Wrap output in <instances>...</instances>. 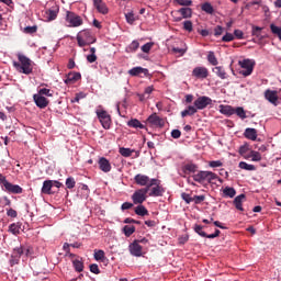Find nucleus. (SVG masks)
Returning a JSON list of instances; mask_svg holds the SVG:
<instances>
[{
    "instance_id": "obj_1",
    "label": "nucleus",
    "mask_w": 281,
    "mask_h": 281,
    "mask_svg": "<svg viewBox=\"0 0 281 281\" xmlns=\"http://www.w3.org/2000/svg\"><path fill=\"white\" fill-rule=\"evenodd\" d=\"M192 179L203 187H206L209 184H213L214 180L218 179V176L213 171L200 170L192 176Z\"/></svg>"
},
{
    "instance_id": "obj_2",
    "label": "nucleus",
    "mask_w": 281,
    "mask_h": 281,
    "mask_svg": "<svg viewBox=\"0 0 281 281\" xmlns=\"http://www.w3.org/2000/svg\"><path fill=\"white\" fill-rule=\"evenodd\" d=\"M19 63L13 61V67L20 74L30 75L33 74V61L25 55L19 54L18 55Z\"/></svg>"
},
{
    "instance_id": "obj_3",
    "label": "nucleus",
    "mask_w": 281,
    "mask_h": 281,
    "mask_svg": "<svg viewBox=\"0 0 281 281\" xmlns=\"http://www.w3.org/2000/svg\"><path fill=\"white\" fill-rule=\"evenodd\" d=\"M95 37L92 35L91 31H88V29H85L83 31H80L77 34V42L80 47L89 46L93 43H95Z\"/></svg>"
},
{
    "instance_id": "obj_4",
    "label": "nucleus",
    "mask_w": 281,
    "mask_h": 281,
    "mask_svg": "<svg viewBox=\"0 0 281 281\" xmlns=\"http://www.w3.org/2000/svg\"><path fill=\"white\" fill-rule=\"evenodd\" d=\"M134 181L139 187L150 188L158 184V179H150L148 176L143 173H137Z\"/></svg>"
},
{
    "instance_id": "obj_5",
    "label": "nucleus",
    "mask_w": 281,
    "mask_h": 281,
    "mask_svg": "<svg viewBox=\"0 0 281 281\" xmlns=\"http://www.w3.org/2000/svg\"><path fill=\"white\" fill-rule=\"evenodd\" d=\"M65 21L68 23V27H79L83 25L82 16L74 13V11H66Z\"/></svg>"
},
{
    "instance_id": "obj_6",
    "label": "nucleus",
    "mask_w": 281,
    "mask_h": 281,
    "mask_svg": "<svg viewBox=\"0 0 281 281\" xmlns=\"http://www.w3.org/2000/svg\"><path fill=\"white\" fill-rule=\"evenodd\" d=\"M148 192H149V187L137 189L132 195L133 203L135 205L137 204L142 205L146 201Z\"/></svg>"
},
{
    "instance_id": "obj_7",
    "label": "nucleus",
    "mask_w": 281,
    "mask_h": 281,
    "mask_svg": "<svg viewBox=\"0 0 281 281\" xmlns=\"http://www.w3.org/2000/svg\"><path fill=\"white\" fill-rule=\"evenodd\" d=\"M97 116L104 130H110L112 125L111 115L105 110L97 111Z\"/></svg>"
},
{
    "instance_id": "obj_8",
    "label": "nucleus",
    "mask_w": 281,
    "mask_h": 281,
    "mask_svg": "<svg viewBox=\"0 0 281 281\" xmlns=\"http://www.w3.org/2000/svg\"><path fill=\"white\" fill-rule=\"evenodd\" d=\"M148 126L155 127V128H161L165 126V120L160 116H158L157 113L151 114L148 116L147 121H145Z\"/></svg>"
},
{
    "instance_id": "obj_9",
    "label": "nucleus",
    "mask_w": 281,
    "mask_h": 281,
    "mask_svg": "<svg viewBox=\"0 0 281 281\" xmlns=\"http://www.w3.org/2000/svg\"><path fill=\"white\" fill-rule=\"evenodd\" d=\"M240 67L243 70H240V74L245 77L250 76L254 72V68L256 63L251 59H245L243 61H239Z\"/></svg>"
},
{
    "instance_id": "obj_10",
    "label": "nucleus",
    "mask_w": 281,
    "mask_h": 281,
    "mask_svg": "<svg viewBox=\"0 0 281 281\" xmlns=\"http://www.w3.org/2000/svg\"><path fill=\"white\" fill-rule=\"evenodd\" d=\"M191 76L195 79L204 80L209 77V69L204 66H196L193 68Z\"/></svg>"
},
{
    "instance_id": "obj_11",
    "label": "nucleus",
    "mask_w": 281,
    "mask_h": 281,
    "mask_svg": "<svg viewBox=\"0 0 281 281\" xmlns=\"http://www.w3.org/2000/svg\"><path fill=\"white\" fill-rule=\"evenodd\" d=\"M212 104H213V99H210L209 97H199L193 102V105L195 106L196 110H204Z\"/></svg>"
},
{
    "instance_id": "obj_12",
    "label": "nucleus",
    "mask_w": 281,
    "mask_h": 281,
    "mask_svg": "<svg viewBox=\"0 0 281 281\" xmlns=\"http://www.w3.org/2000/svg\"><path fill=\"white\" fill-rule=\"evenodd\" d=\"M13 255L18 256L19 258L22 255H25L26 257H30L33 255V248L31 246H21L13 249Z\"/></svg>"
},
{
    "instance_id": "obj_13",
    "label": "nucleus",
    "mask_w": 281,
    "mask_h": 281,
    "mask_svg": "<svg viewBox=\"0 0 281 281\" xmlns=\"http://www.w3.org/2000/svg\"><path fill=\"white\" fill-rule=\"evenodd\" d=\"M33 101L36 103L38 109H47L49 100L41 94H33Z\"/></svg>"
},
{
    "instance_id": "obj_14",
    "label": "nucleus",
    "mask_w": 281,
    "mask_h": 281,
    "mask_svg": "<svg viewBox=\"0 0 281 281\" xmlns=\"http://www.w3.org/2000/svg\"><path fill=\"white\" fill-rule=\"evenodd\" d=\"M130 251H131L132 256H134V257H142L143 256V246L139 245V240H134L130 245Z\"/></svg>"
},
{
    "instance_id": "obj_15",
    "label": "nucleus",
    "mask_w": 281,
    "mask_h": 281,
    "mask_svg": "<svg viewBox=\"0 0 281 281\" xmlns=\"http://www.w3.org/2000/svg\"><path fill=\"white\" fill-rule=\"evenodd\" d=\"M93 5L99 13L103 15H106L109 13V8L103 0H93Z\"/></svg>"
},
{
    "instance_id": "obj_16",
    "label": "nucleus",
    "mask_w": 281,
    "mask_h": 281,
    "mask_svg": "<svg viewBox=\"0 0 281 281\" xmlns=\"http://www.w3.org/2000/svg\"><path fill=\"white\" fill-rule=\"evenodd\" d=\"M3 188L11 194H22L23 192V189L20 186L12 184L11 182H5Z\"/></svg>"
},
{
    "instance_id": "obj_17",
    "label": "nucleus",
    "mask_w": 281,
    "mask_h": 281,
    "mask_svg": "<svg viewBox=\"0 0 281 281\" xmlns=\"http://www.w3.org/2000/svg\"><path fill=\"white\" fill-rule=\"evenodd\" d=\"M99 169L104 173H109L111 171V164L105 157H101L99 159Z\"/></svg>"
},
{
    "instance_id": "obj_18",
    "label": "nucleus",
    "mask_w": 281,
    "mask_h": 281,
    "mask_svg": "<svg viewBox=\"0 0 281 281\" xmlns=\"http://www.w3.org/2000/svg\"><path fill=\"white\" fill-rule=\"evenodd\" d=\"M81 78H82V75L80 72H68V75L66 76V79H65V83L74 85Z\"/></svg>"
},
{
    "instance_id": "obj_19",
    "label": "nucleus",
    "mask_w": 281,
    "mask_h": 281,
    "mask_svg": "<svg viewBox=\"0 0 281 281\" xmlns=\"http://www.w3.org/2000/svg\"><path fill=\"white\" fill-rule=\"evenodd\" d=\"M128 74L133 77H137V76H140L142 74L144 76H147L149 74V71L147 68H143L142 66H136V67H133L132 69H130Z\"/></svg>"
},
{
    "instance_id": "obj_20",
    "label": "nucleus",
    "mask_w": 281,
    "mask_h": 281,
    "mask_svg": "<svg viewBox=\"0 0 281 281\" xmlns=\"http://www.w3.org/2000/svg\"><path fill=\"white\" fill-rule=\"evenodd\" d=\"M265 98L267 101H269L271 104L277 105L278 102V92L273 90H266Z\"/></svg>"
},
{
    "instance_id": "obj_21",
    "label": "nucleus",
    "mask_w": 281,
    "mask_h": 281,
    "mask_svg": "<svg viewBox=\"0 0 281 281\" xmlns=\"http://www.w3.org/2000/svg\"><path fill=\"white\" fill-rule=\"evenodd\" d=\"M149 191V196H162L165 192L164 188L160 187L159 180H157V184H155V187H151Z\"/></svg>"
},
{
    "instance_id": "obj_22",
    "label": "nucleus",
    "mask_w": 281,
    "mask_h": 281,
    "mask_svg": "<svg viewBox=\"0 0 281 281\" xmlns=\"http://www.w3.org/2000/svg\"><path fill=\"white\" fill-rule=\"evenodd\" d=\"M245 198H246L245 194H240V195L235 196V199L233 201V205L239 212H244L243 202L245 201Z\"/></svg>"
},
{
    "instance_id": "obj_23",
    "label": "nucleus",
    "mask_w": 281,
    "mask_h": 281,
    "mask_svg": "<svg viewBox=\"0 0 281 281\" xmlns=\"http://www.w3.org/2000/svg\"><path fill=\"white\" fill-rule=\"evenodd\" d=\"M54 187L53 180H46L43 182L42 194L52 195V188Z\"/></svg>"
},
{
    "instance_id": "obj_24",
    "label": "nucleus",
    "mask_w": 281,
    "mask_h": 281,
    "mask_svg": "<svg viewBox=\"0 0 281 281\" xmlns=\"http://www.w3.org/2000/svg\"><path fill=\"white\" fill-rule=\"evenodd\" d=\"M244 135H245V138L251 142H256L258 138V132L255 128H246Z\"/></svg>"
},
{
    "instance_id": "obj_25",
    "label": "nucleus",
    "mask_w": 281,
    "mask_h": 281,
    "mask_svg": "<svg viewBox=\"0 0 281 281\" xmlns=\"http://www.w3.org/2000/svg\"><path fill=\"white\" fill-rule=\"evenodd\" d=\"M220 113L232 116L235 114V109L232 105H220Z\"/></svg>"
},
{
    "instance_id": "obj_26",
    "label": "nucleus",
    "mask_w": 281,
    "mask_h": 281,
    "mask_svg": "<svg viewBox=\"0 0 281 281\" xmlns=\"http://www.w3.org/2000/svg\"><path fill=\"white\" fill-rule=\"evenodd\" d=\"M57 14H58L57 8H53L45 11L46 21H55L57 19Z\"/></svg>"
},
{
    "instance_id": "obj_27",
    "label": "nucleus",
    "mask_w": 281,
    "mask_h": 281,
    "mask_svg": "<svg viewBox=\"0 0 281 281\" xmlns=\"http://www.w3.org/2000/svg\"><path fill=\"white\" fill-rule=\"evenodd\" d=\"M198 169L199 167L192 162L187 164L182 167V171H184V175L195 173Z\"/></svg>"
},
{
    "instance_id": "obj_28",
    "label": "nucleus",
    "mask_w": 281,
    "mask_h": 281,
    "mask_svg": "<svg viewBox=\"0 0 281 281\" xmlns=\"http://www.w3.org/2000/svg\"><path fill=\"white\" fill-rule=\"evenodd\" d=\"M198 113V108L195 105H189L184 111L181 112L182 117L192 116Z\"/></svg>"
},
{
    "instance_id": "obj_29",
    "label": "nucleus",
    "mask_w": 281,
    "mask_h": 281,
    "mask_svg": "<svg viewBox=\"0 0 281 281\" xmlns=\"http://www.w3.org/2000/svg\"><path fill=\"white\" fill-rule=\"evenodd\" d=\"M212 71L220 77V79L225 80L227 78L225 69L223 68V66H215Z\"/></svg>"
},
{
    "instance_id": "obj_30",
    "label": "nucleus",
    "mask_w": 281,
    "mask_h": 281,
    "mask_svg": "<svg viewBox=\"0 0 281 281\" xmlns=\"http://www.w3.org/2000/svg\"><path fill=\"white\" fill-rule=\"evenodd\" d=\"M246 160L251 159V161H261L262 157L259 151L250 150L248 156H245Z\"/></svg>"
},
{
    "instance_id": "obj_31",
    "label": "nucleus",
    "mask_w": 281,
    "mask_h": 281,
    "mask_svg": "<svg viewBox=\"0 0 281 281\" xmlns=\"http://www.w3.org/2000/svg\"><path fill=\"white\" fill-rule=\"evenodd\" d=\"M127 126L134 127V128H140L144 130L146 126L137 119H132L127 122Z\"/></svg>"
},
{
    "instance_id": "obj_32",
    "label": "nucleus",
    "mask_w": 281,
    "mask_h": 281,
    "mask_svg": "<svg viewBox=\"0 0 281 281\" xmlns=\"http://www.w3.org/2000/svg\"><path fill=\"white\" fill-rule=\"evenodd\" d=\"M135 214H137L138 216H146L149 213L145 205L139 204L135 207Z\"/></svg>"
},
{
    "instance_id": "obj_33",
    "label": "nucleus",
    "mask_w": 281,
    "mask_h": 281,
    "mask_svg": "<svg viewBox=\"0 0 281 281\" xmlns=\"http://www.w3.org/2000/svg\"><path fill=\"white\" fill-rule=\"evenodd\" d=\"M262 27L252 26L251 36L257 37L259 41H262L263 36L261 35Z\"/></svg>"
},
{
    "instance_id": "obj_34",
    "label": "nucleus",
    "mask_w": 281,
    "mask_h": 281,
    "mask_svg": "<svg viewBox=\"0 0 281 281\" xmlns=\"http://www.w3.org/2000/svg\"><path fill=\"white\" fill-rule=\"evenodd\" d=\"M224 196L234 198L236 196V190L234 187H225L223 190Z\"/></svg>"
},
{
    "instance_id": "obj_35",
    "label": "nucleus",
    "mask_w": 281,
    "mask_h": 281,
    "mask_svg": "<svg viewBox=\"0 0 281 281\" xmlns=\"http://www.w3.org/2000/svg\"><path fill=\"white\" fill-rule=\"evenodd\" d=\"M94 259L95 261H101V262H104L105 260V251L102 250V249H99V250H94Z\"/></svg>"
},
{
    "instance_id": "obj_36",
    "label": "nucleus",
    "mask_w": 281,
    "mask_h": 281,
    "mask_svg": "<svg viewBox=\"0 0 281 281\" xmlns=\"http://www.w3.org/2000/svg\"><path fill=\"white\" fill-rule=\"evenodd\" d=\"M178 12L182 15V19H190L192 16V10L190 8L179 9Z\"/></svg>"
},
{
    "instance_id": "obj_37",
    "label": "nucleus",
    "mask_w": 281,
    "mask_h": 281,
    "mask_svg": "<svg viewBox=\"0 0 281 281\" xmlns=\"http://www.w3.org/2000/svg\"><path fill=\"white\" fill-rule=\"evenodd\" d=\"M72 262H74V267H75L77 272H83L85 263H83L82 260L75 259Z\"/></svg>"
},
{
    "instance_id": "obj_38",
    "label": "nucleus",
    "mask_w": 281,
    "mask_h": 281,
    "mask_svg": "<svg viewBox=\"0 0 281 281\" xmlns=\"http://www.w3.org/2000/svg\"><path fill=\"white\" fill-rule=\"evenodd\" d=\"M119 153L122 157L124 158H130L132 156V154L134 153V150L130 149V148H125V147H121L119 149Z\"/></svg>"
},
{
    "instance_id": "obj_39",
    "label": "nucleus",
    "mask_w": 281,
    "mask_h": 281,
    "mask_svg": "<svg viewBox=\"0 0 281 281\" xmlns=\"http://www.w3.org/2000/svg\"><path fill=\"white\" fill-rule=\"evenodd\" d=\"M248 151H250V145L246 143L245 145L240 146L238 153L245 159V157H248V155H247Z\"/></svg>"
},
{
    "instance_id": "obj_40",
    "label": "nucleus",
    "mask_w": 281,
    "mask_h": 281,
    "mask_svg": "<svg viewBox=\"0 0 281 281\" xmlns=\"http://www.w3.org/2000/svg\"><path fill=\"white\" fill-rule=\"evenodd\" d=\"M207 61H209L212 66H217V65H218V60H217V58H216L214 52H209Z\"/></svg>"
},
{
    "instance_id": "obj_41",
    "label": "nucleus",
    "mask_w": 281,
    "mask_h": 281,
    "mask_svg": "<svg viewBox=\"0 0 281 281\" xmlns=\"http://www.w3.org/2000/svg\"><path fill=\"white\" fill-rule=\"evenodd\" d=\"M21 226L19 223H12L9 226V232L12 233L13 235H19L20 234Z\"/></svg>"
},
{
    "instance_id": "obj_42",
    "label": "nucleus",
    "mask_w": 281,
    "mask_h": 281,
    "mask_svg": "<svg viewBox=\"0 0 281 281\" xmlns=\"http://www.w3.org/2000/svg\"><path fill=\"white\" fill-rule=\"evenodd\" d=\"M95 47H90V55H87V61L92 64L97 60V56H95Z\"/></svg>"
},
{
    "instance_id": "obj_43",
    "label": "nucleus",
    "mask_w": 281,
    "mask_h": 281,
    "mask_svg": "<svg viewBox=\"0 0 281 281\" xmlns=\"http://www.w3.org/2000/svg\"><path fill=\"white\" fill-rule=\"evenodd\" d=\"M270 31L274 36H278V38H280V41H281V27H279L274 24H270Z\"/></svg>"
},
{
    "instance_id": "obj_44",
    "label": "nucleus",
    "mask_w": 281,
    "mask_h": 281,
    "mask_svg": "<svg viewBox=\"0 0 281 281\" xmlns=\"http://www.w3.org/2000/svg\"><path fill=\"white\" fill-rule=\"evenodd\" d=\"M135 232V226H131V225H125L123 227V233L125 235V237H130L131 235H133V233Z\"/></svg>"
},
{
    "instance_id": "obj_45",
    "label": "nucleus",
    "mask_w": 281,
    "mask_h": 281,
    "mask_svg": "<svg viewBox=\"0 0 281 281\" xmlns=\"http://www.w3.org/2000/svg\"><path fill=\"white\" fill-rule=\"evenodd\" d=\"M202 10H203L204 12H206L207 14H214V7L212 5V3L205 2V3L202 5Z\"/></svg>"
},
{
    "instance_id": "obj_46",
    "label": "nucleus",
    "mask_w": 281,
    "mask_h": 281,
    "mask_svg": "<svg viewBox=\"0 0 281 281\" xmlns=\"http://www.w3.org/2000/svg\"><path fill=\"white\" fill-rule=\"evenodd\" d=\"M140 47L139 42L133 41L132 44L127 47L128 53H135Z\"/></svg>"
},
{
    "instance_id": "obj_47",
    "label": "nucleus",
    "mask_w": 281,
    "mask_h": 281,
    "mask_svg": "<svg viewBox=\"0 0 281 281\" xmlns=\"http://www.w3.org/2000/svg\"><path fill=\"white\" fill-rule=\"evenodd\" d=\"M234 114L239 116L241 120H245L247 117L246 112H245L244 108H241V106L234 109Z\"/></svg>"
},
{
    "instance_id": "obj_48",
    "label": "nucleus",
    "mask_w": 281,
    "mask_h": 281,
    "mask_svg": "<svg viewBox=\"0 0 281 281\" xmlns=\"http://www.w3.org/2000/svg\"><path fill=\"white\" fill-rule=\"evenodd\" d=\"M239 168L247 171H255L256 167L254 165L246 164L245 161H241L239 164Z\"/></svg>"
},
{
    "instance_id": "obj_49",
    "label": "nucleus",
    "mask_w": 281,
    "mask_h": 281,
    "mask_svg": "<svg viewBox=\"0 0 281 281\" xmlns=\"http://www.w3.org/2000/svg\"><path fill=\"white\" fill-rule=\"evenodd\" d=\"M137 16L134 15L133 11H130L128 13H125V20H127V23L133 24L135 21H137Z\"/></svg>"
},
{
    "instance_id": "obj_50",
    "label": "nucleus",
    "mask_w": 281,
    "mask_h": 281,
    "mask_svg": "<svg viewBox=\"0 0 281 281\" xmlns=\"http://www.w3.org/2000/svg\"><path fill=\"white\" fill-rule=\"evenodd\" d=\"M66 188L68 189V190H72L75 187H76V180H75V178H72V177H68L67 179H66Z\"/></svg>"
},
{
    "instance_id": "obj_51",
    "label": "nucleus",
    "mask_w": 281,
    "mask_h": 281,
    "mask_svg": "<svg viewBox=\"0 0 281 281\" xmlns=\"http://www.w3.org/2000/svg\"><path fill=\"white\" fill-rule=\"evenodd\" d=\"M182 30L191 33L192 30H193V25H192V22L190 20H187L182 23Z\"/></svg>"
},
{
    "instance_id": "obj_52",
    "label": "nucleus",
    "mask_w": 281,
    "mask_h": 281,
    "mask_svg": "<svg viewBox=\"0 0 281 281\" xmlns=\"http://www.w3.org/2000/svg\"><path fill=\"white\" fill-rule=\"evenodd\" d=\"M153 46H154V43H151V42H150V43H147V44L140 46V50H142L144 54H149V52L151 50Z\"/></svg>"
},
{
    "instance_id": "obj_53",
    "label": "nucleus",
    "mask_w": 281,
    "mask_h": 281,
    "mask_svg": "<svg viewBox=\"0 0 281 281\" xmlns=\"http://www.w3.org/2000/svg\"><path fill=\"white\" fill-rule=\"evenodd\" d=\"M38 95L43 97V95H46V97H53V92L50 89H47V88H42L40 89Z\"/></svg>"
},
{
    "instance_id": "obj_54",
    "label": "nucleus",
    "mask_w": 281,
    "mask_h": 281,
    "mask_svg": "<svg viewBox=\"0 0 281 281\" xmlns=\"http://www.w3.org/2000/svg\"><path fill=\"white\" fill-rule=\"evenodd\" d=\"M37 32V26H26L24 30H23V33L24 34H29V35H33Z\"/></svg>"
},
{
    "instance_id": "obj_55",
    "label": "nucleus",
    "mask_w": 281,
    "mask_h": 281,
    "mask_svg": "<svg viewBox=\"0 0 281 281\" xmlns=\"http://www.w3.org/2000/svg\"><path fill=\"white\" fill-rule=\"evenodd\" d=\"M203 226L202 225H198V224H195L194 225V232L198 234V235H200V236H202V237H205L206 236V233L205 232H203Z\"/></svg>"
},
{
    "instance_id": "obj_56",
    "label": "nucleus",
    "mask_w": 281,
    "mask_h": 281,
    "mask_svg": "<svg viewBox=\"0 0 281 281\" xmlns=\"http://www.w3.org/2000/svg\"><path fill=\"white\" fill-rule=\"evenodd\" d=\"M187 204H190L191 202H193L194 196H191V194L182 192V194L180 195Z\"/></svg>"
},
{
    "instance_id": "obj_57",
    "label": "nucleus",
    "mask_w": 281,
    "mask_h": 281,
    "mask_svg": "<svg viewBox=\"0 0 281 281\" xmlns=\"http://www.w3.org/2000/svg\"><path fill=\"white\" fill-rule=\"evenodd\" d=\"M173 2L177 3L178 5H183V7L192 5L191 0H173Z\"/></svg>"
},
{
    "instance_id": "obj_58",
    "label": "nucleus",
    "mask_w": 281,
    "mask_h": 281,
    "mask_svg": "<svg viewBox=\"0 0 281 281\" xmlns=\"http://www.w3.org/2000/svg\"><path fill=\"white\" fill-rule=\"evenodd\" d=\"M204 201H205V195H194L193 196V202L195 205H199Z\"/></svg>"
},
{
    "instance_id": "obj_59",
    "label": "nucleus",
    "mask_w": 281,
    "mask_h": 281,
    "mask_svg": "<svg viewBox=\"0 0 281 281\" xmlns=\"http://www.w3.org/2000/svg\"><path fill=\"white\" fill-rule=\"evenodd\" d=\"M211 168H220L223 167V162L221 160H212L209 162Z\"/></svg>"
},
{
    "instance_id": "obj_60",
    "label": "nucleus",
    "mask_w": 281,
    "mask_h": 281,
    "mask_svg": "<svg viewBox=\"0 0 281 281\" xmlns=\"http://www.w3.org/2000/svg\"><path fill=\"white\" fill-rule=\"evenodd\" d=\"M90 272L94 273V274H100V267H98L97 263H92L90 265Z\"/></svg>"
},
{
    "instance_id": "obj_61",
    "label": "nucleus",
    "mask_w": 281,
    "mask_h": 281,
    "mask_svg": "<svg viewBox=\"0 0 281 281\" xmlns=\"http://www.w3.org/2000/svg\"><path fill=\"white\" fill-rule=\"evenodd\" d=\"M234 38H235V36H234L233 33H226V34L223 36L222 41H223V42H232V41H234Z\"/></svg>"
},
{
    "instance_id": "obj_62",
    "label": "nucleus",
    "mask_w": 281,
    "mask_h": 281,
    "mask_svg": "<svg viewBox=\"0 0 281 281\" xmlns=\"http://www.w3.org/2000/svg\"><path fill=\"white\" fill-rule=\"evenodd\" d=\"M224 32V29L220 25H217L215 29H214V36L215 37H220Z\"/></svg>"
},
{
    "instance_id": "obj_63",
    "label": "nucleus",
    "mask_w": 281,
    "mask_h": 281,
    "mask_svg": "<svg viewBox=\"0 0 281 281\" xmlns=\"http://www.w3.org/2000/svg\"><path fill=\"white\" fill-rule=\"evenodd\" d=\"M234 36H235L236 38H238L239 41H241V40L244 38V33H243V31H240L239 29H235V31H234Z\"/></svg>"
},
{
    "instance_id": "obj_64",
    "label": "nucleus",
    "mask_w": 281,
    "mask_h": 281,
    "mask_svg": "<svg viewBox=\"0 0 281 281\" xmlns=\"http://www.w3.org/2000/svg\"><path fill=\"white\" fill-rule=\"evenodd\" d=\"M171 137H172L173 139H179V138L181 137V131H179V130H173V131L171 132Z\"/></svg>"
}]
</instances>
